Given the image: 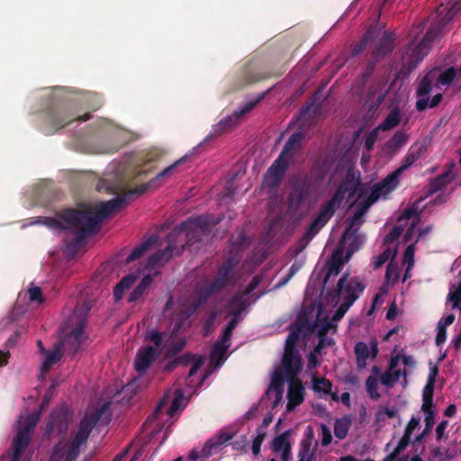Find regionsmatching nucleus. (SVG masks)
I'll list each match as a JSON object with an SVG mask.
<instances>
[{
  "instance_id": "1",
  "label": "nucleus",
  "mask_w": 461,
  "mask_h": 461,
  "mask_svg": "<svg viewBox=\"0 0 461 461\" xmlns=\"http://www.w3.org/2000/svg\"><path fill=\"white\" fill-rule=\"evenodd\" d=\"M110 403L109 401H102L88 406L81 420L71 429L69 434V410L66 407L55 410L46 425V434L58 440L50 454L49 461H75L86 446L93 428L109 410Z\"/></svg>"
},
{
  "instance_id": "2",
  "label": "nucleus",
  "mask_w": 461,
  "mask_h": 461,
  "mask_svg": "<svg viewBox=\"0 0 461 461\" xmlns=\"http://www.w3.org/2000/svg\"><path fill=\"white\" fill-rule=\"evenodd\" d=\"M365 285L357 278L348 279V274H344L338 283L337 294L333 296L334 306H338L332 318L324 315L321 308L318 310L316 321L313 324L312 331L318 335L320 341L315 347L313 352L308 356V368L314 369L318 366V355L321 350L333 344L331 338H326L329 333L334 334L337 330V322L343 318L347 311L359 297L364 291Z\"/></svg>"
},
{
  "instance_id": "3",
  "label": "nucleus",
  "mask_w": 461,
  "mask_h": 461,
  "mask_svg": "<svg viewBox=\"0 0 461 461\" xmlns=\"http://www.w3.org/2000/svg\"><path fill=\"white\" fill-rule=\"evenodd\" d=\"M125 203V198L117 197L96 203L93 212L68 210L56 218H38L33 223H41L52 230H72L84 237L96 232L103 220L122 209Z\"/></svg>"
},
{
  "instance_id": "4",
  "label": "nucleus",
  "mask_w": 461,
  "mask_h": 461,
  "mask_svg": "<svg viewBox=\"0 0 461 461\" xmlns=\"http://www.w3.org/2000/svg\"><path fill=\"white\" fill-rule=\"evenodd\" d=\"M192 393L193 389L190 384H187L185 389L169 390L143 424L141 431L143 437L147 438L148 441H151L163 432L161 444L168 434V429L173 423L172 420L188 402V398L185 394L190 395Z\"/></svg>"
},
{
  "instance_id": "5",
  "label": "nucleus",
  "mask_w": 461,
  "mask_h": 461,
  "mask_svg": "<svg viewBox=\"0 0 461 461\" xmlns=\"http://www.w3.org/2000/svg\"><path fill=\"white\" fill-rule=\"evenodd\" d=\"M86 324V312L78 313L76 310L68 320L62 325L59 333V339L54 345L51 351H46L41 340L38 341L40 350L44 354V359L40 366V378L43 379L45 375L59 362L63 352L75 353L78 350L86 336L84 328Z\"/></svg>"
},
{
  "instance_id": "6",
  "label": "nucleus",
  "mask_w": 461,
  "mask_h": 461,
  "mask_svg": "<svg viewBox=\"0 0 461 461\" xmlns=\"http://www.w3.org/2000/svg\"><path fill=\"white\" fill-rule=\"evenodd\" d=\"M420 202H416L408 208H406L401 216L398 218L397 226L385 236L384 243H393L395 240L399 238L402 232L404 231V241L406 243L411 242L403 255V264L406 265V270L402 278V282H405L411 277V271L414 266V253H415V243L424 236H426L430 230V227H426L423 230L418 228L420 217Z\"/></svg>"
},
{
  "instance_id": "7",
  "label": "nucleus",
  "mask_w": 461,
  "mask_h": 461,
  "mask_svg": "<svg viewBox=\"0 0 461 461\" xmlns=\"http://www.w3.org/2000/svg\"><path fill=\"white\" fill-rule=\"evenodd\" d=\"M461 81V68L456 70L449 68L431 69L421 80L418 88L416 107L421 111L427 107H435L442 98L443 91L454 81Z\"/></svg>"
},
{
  "instance_id": "8",
  "label": "nucleus",
  "mask_w": 461,
  "mask_h": 461,
  "mask_svg": "<svg viewBox=\"0 0 461 461\" xmlns=\"http://www.w3.org/2000/svg\"><path fill=\"white\" fill-rule=\"evenodd\" d=\"M299 339L297 330H292L285 345V352L282 359L285 378L289 381L286 404L287 411H294L303 401V386L295 375L302 370L301 357L295 347Z\"/></svg>"
},
{
  "instance_id": "9",
  "label": "nucleus",
  "mask_w": 461,
  "mask_h": 461,
  "mask_svg": "<svg viewBox=\"0 0 461 461\" xmlns=\"http://www.w3.org/2000/svg\"><path fill=\"white\" fill-rule=\"evenodd\" d=\"M146 339L152 343L139 349L135 359V368L139 373H144L156 358L162 353L167 357L176 355L185 345L183 339H176L174 332L170 335L151 330Z\"/></svg>"
},
{
  "instance_id": "10",
  "label": "nucleus",
  "mask_w": 461,
  "mask_h": 461,
  "mask_svg": "<svg viewBox=\"0 0 461 461\" xmlns=\"http://www.w3.org/2000/svg\"><path fill=\"white\" fill-rule=\"evenodd\" d=\"M364 241L365 237L359 234L357 230H346L339 247L332 253L327 264L326 281L331 276L339 275L342 267L359 249Z\"/></svg>"
},
{
  "instance_id": "11",
  "label": "nucleus",
  "mask_w": 461,
  "mask_h": 461,
  "mask_svg": "<svg viewBox=\"0 0 461 461\" xmlns=\"http://www.w3.org/2000/svg\"><path fill=\"white\" fill-rule=\"evenodd\" d=\"M40 415L41 411L32 414L21 413L12 444L10 461H30L31 455L27 453V449Z\"/></svg>"
},
{
  "instance_id": "12",
  "label": "nucleus",
  "mask_w": 461,
  "mask_h": 461,
  "mask_svg": "<svg viewBox=\"0 0 461 461\" xmlns=\"http://www.w3.org/2000/svg\"><path fill=\"white\" fill-rule=\"evenodd\" d=\"M415 359L412 356L405 353L403 349L394 348L392 351L387 370L381 375V384L391 387L401 379L406 384V377L415 368Z\"/></svg>"
},
{
  "instance_id": "13",
  "label": "nucleus",
  "mask_w": 461,
  "mask_h": 461,
  "mask_svg": "<svg viewBox=\"0 0 461 461\" xmlns=\"http://www.w3.org/2000/svg\"><path fill=\"white\" fill-rule=\"evenodd\" d=\"M358 189L357 208L356 212L347 219V230H356L355 227L358 228L364 221V215L371 205L378 200L385 199L388 196L376 184L371 186L362 185Z\"/></svg>"
},
{
  "instance_id": "14",
  "label": "nucleus",
  "mask_w": 461,
  "mask_h": 461,
  "mask_svg": "<svg viewBox=\"0 0 461 461\" xmlns=\"http://www.w3.org/2000/svg\"><path fill=\"white\" fill-rule=\"evenodd\" d=\"M301 140V134L298 132L294 133L289 138L281 154L266 173L264 179L265 185L273 187L277 185L285 174L288 161L290 160L293 152L299 148Z\"/></svg>"
},
{
  "instance_id": "15",
  "label": "nucleus",
  "mask_w": 461,
  "mask_h": 461,
  "mask_svg": "<svg viewBox=\"0 0 461 461\" xmlns=\"http://www.w3.org/2000/svg\"><path fill=\"white\" fill-rule=\"evenodd\" d=\"M231 271V266L223 267L221 269V277L217 279L213 284H209L207 281H203L199 284L195 291V297L191 305H184L185 311L183 312V321H186L192 312H194L200 304H202L207 298L214 292L218 291L225 285L226 278Z\"/></svg>"
},
{
  "instance_id": "16",
  "label": "nucleus",
  "mask_w": 461,
  "mask_h": 461,
  "mask_svg": "<svg viewBox=\"0 0 461 461\" xmlns=\"http://www.w3.org/2000/svg\"><path fill=\"white\" fill-rule=\"evenodd\" d=\"M259 284V279L255 276L249 285L247 286L242 294L235 295L228 304V312L233 315L232 319L228 323L225 330L221 334V338L225 340H230L232 330L239 321V314L247 307V300L245 296L249 295Z\"/></svg>"
},
{
  "instance_id": "17",
  "label": "nucleus",
  "mask_w": 461,
  "mask_h": 461,
  "mask_svg": "<svg viewBox=\"0 0 461 461\" xmlns=\"http://www.w3.org/2000/svg\"><path fill=\"white\" fill-rule=\"evenodd\" d=\"M346 192H349V189L347 185L339 186L337 194L332 199H330L328 203L321 210L308 230L305 231L303 235L304 240L307 241L311 240L327 223L334 212L335 206L338 205L344 198Z\"/></svg>"
},
{
  "instance_id": "18",
  "label": "nucleus",
  "mask_w": 461,
  "mask_h": 461,
  "mask_svg": "<svg viewBox=\"0 0 461 461\" xmlns=\"http://www.w3.org/2000/svg\"><path fill=\"white\" fill-rule=\"evenodd\" d=\"M436 36V32L429 31L419 43L416 42V40L413 41L402 55V68L408 71L416 68L417 64L428 54L429 44Z\"/></svg>"
},
{
  "instance_id": "19",
  "label": "nucleus",
  "mask_w": 461,
  "mask_h": 461,
  "mask_svg": "<svg viewBox=\"0 0 461 461\" xmlns=\"http://www.w3.org/2000/svg\"><path fill=\"white\" fill-rule=\"evenodd\" d=\"M233 434L229 430H221L210 438L201 450H194L186 459L183 461H206L209 457L221 453L230 440Z\"/></svg>"
},
{
  "instance_id": "20",
  "label": "nucleus",
  "mask_w": 461,
  "mask_h": 461,
  "mask_svg": "<svg viewBox=\"0 0 461 461\" xmlns=\"http://www.w3.org/2000/svg\"><path fill=\"white\" fill-rule=\"evenodd\" d=\"M422 150L423 148L421 146L417 149L411 147L409 149L407 156L404 158L401 167L390 173L385 178L376 185L389 195L398 186L402 174L420 158L422 154Z\"/></svg>"
},
{
  "instance_id": "21",
  "label": "nucleus",
  "mask_w": 461,
  "mask_h": 461,
  "mask_svg": "<svg viewBox=\"0 0 461 461\" xmlns=\"http://www.w3.org/2000/svg\"><path fill=\"white\" fill-rule=\"evenodd\" d=\"M209 225L210 222L207 216H199L183 222L175 231L177 233L185 232L187 238L186 246L192 248L194 244L193 239L204 234L208 230Z\"/></svg>"
},
{
  "instance_id": "22",
  "label": "nucleus",
  "mask_w": 461,
  "mask_h": 461,
  "mask_svg": "<svg viewBox=\"0 0 461 461\" xmlns=\"http://www.w3.org/2000/svg\"><path fill=\"white\" fill-rule=\"evenodd\" d=\"M378 353L377 342L371 341L370 345L365 342H357L355 345V354L357 357V364L358 368L364 369L367 366L368 360H373L376 357Z\"/></svg>"
},
{
  "instance_id": "23",
  "label": "nucleus",
  "mask_w": 461,
  "mask_h": 461,
  "mask_svg": "<svg viewBox=\"0 0 461 461\" xmlns=\"http://www.w3.org/2000/svg\"><path fill=\"white\" fill-rule=\"evenodd\" d=\"M423 403L421 406L422 411H424V422L425 427L421 433L417 434L415 437V440L421 442L423 438L430 432L435 423V411L433 407V396L431 395H422Z\"/></svg>"
},
{
  "instance_id": "24",
  "label": "nucleus",
  "mask_w": 461,
  "mask_h": 461,
  "mask_svg": "<svg viewBox=\"0 0 461 461\" xmlns=\"http://www.w3.org/2000/svg\"><path fill=\"white\" fill-rule=\"evenodd\" d=\"M272 450L276 456L280 457L281 461L291 459V442L288 431L276 436L273 439Z\"/></svg>"
},
{
  "instance_id": "25",
  "label": "nucleus",
  "mask_w": 461,
  "mask_h": 461,
  "mask_svg": "<svg viewBox=\"0 0 461 461\" xmlns=\"http://www.w3.org/2000/svg\"><path fill=\"white\" fill-rule=\"evenodd\" d=\"M284 381L277 373H274L271 384L267 391V396L273 401V408L277 407L283 401Z\"/></svg>"
},
{
  "instance_id": "26",
  "label": "nucleus",
  "mask_w": 461,
  "mask_h": 461,
  "mask_svg": "<svg viewBox=\"0 0 461 461\" xmlns=\"http://www.w3.org/2000/svg\"><path fill=\"white\" fill-rule=\"evenodd\" d=\"M181 160L182 159H180V160L176 161V163H174L173 165L167 167L166 169H164L162 172H160L156 177H154L149 182L143 184V185H140L139 187H137L136 189L131 191L128 194V195H132V194L140 195L151 188L158 187L161 185L160 180L162 178H164L165 176H167V175H169L173 171L175 167L181 162Z\"/></svg>"
},
{
  "instance_id": "27",
  "label": "nucleus",
  "mask_w": 461,
  "mask_h": 461,
  "mask_svg": "<svg viewBox=\"0 0 461 461\" xmlns=\"http://www.w3.org/2000/svg\"><path fill=\"white\" fill-rule=\"evenodd\" d=\"M230 347V340L220 338L212 346L211 361L215 363L216 367L221 366L227 358L226 352Z\"/></svg>"
},
{
  "instance_id": "28",
  "label": "nucleus",
  "mask_w": 461,
  "mask_h": 461,
  "mask_svg": "<svg viewBox=\"0 0 461 461\" xmlns=\"http://www.w3.org/2000/svg\"><path fill=\"white\" fill-rule=\"evenodd\" d=\"M158 236H151L149 239H148L146 241L140 244L138 247L134 248L130 255L127 257L126 261L131 262L138 258H140L144 252L148 251L149 249H156L158 243Z\"/></svg>"
},
{
  "instance_id": "29",
  "label": "nucleus",
  "mask_w": 461,
  "mask_h": 461,
  "mask_svg": "<svg viewBox=\"0 0 461 461\" xmlns=\"http://www.w3.org/2000/svg\"><path fill=\"white\" fill-rule=\"evenodd\" d=\"M418 429H420V418L411 417V419L410 420V421L408 422V424L405 428L404 434H403V436L401 439V442L397 447L398 451H401L402 449H403L406 447V445L408 443H410L411 441L418 442L417 440H415V437L417 435H413V432Z\"/></svg>"
},
{
  "instance_id": "30",
  "label": "nucleus",
  "mask_w": 461,
  "mask_h": 461,
  "mask_svg": "<svg viewBox=\"0 0 461 461\" xmlns=\"http://www.w3.org/2000/svg\"><path fill=\"white\" fill-rule=\"evenodd\" d=\"M312 388L321 398H324L327 396L331 397V394L335 393V392H332L331 382L325 377L312 376Z\"/></svg>"
},
{
  "instance_id": "31",
  "label": "nucleus",
  "mask_w": 461,
  "mask_h": 461,
  "mask_svg": "<svg viewBox=\"0 0 461 461\" xmlns=\"http://www.w3.org/2000/svg\"><path fill=\"white\" fill-rule=\"evenodd\" d=\"M178 362L184 366L191 365V368L188 373V377L186 378V379H190L196 374V372L203 365L204 357L195 356V355H192V354H185L178 359Z\"/></svg>"
},
{
  "instance_id": "32",
  "label": "nucleus",
  "mask_w": 461,
  "mask_h": 461,
  "mask_svg": "<svg viewBox=\"0 0 461 461\" xmlns=\"http://www.w3.org/2000/svg\"><path fill=\"white\" fill-rule=\"evenodd\" d=\"M173 256V248L168 245L165 251L153 255L149 258L147 268L151 271L156 267L162 266L166 261Z\"/></svg>"
},
{
  "instance_id": "33",
  "label": "nucleus",
  "mask_w": 461,
  "mask_h": 461,
  "mask_svg": "<svg viewBox=\"0 0 461 461\" xmlns=\"http://www.w3.org/2000/svg\"><path fill=\"white\" fill-rule=\"evenodd\" d=\"M352 425V420L349 416H344L337 419L334 422L335 437L343 439L347 437L348 432Z\"/></svg>"
},
{
  "instance_id": "34",
  "label": "nucleus",
  "mask_w": 461,
  "mask_h": 461,
  "mask_svg": "<svg viewBox=\"0 0 461 461\" xmlns=\"http://www.w3.org/2000/svg\"><path fill=\"white\" fill-rule=\"evenodd\" d=\"M137 276L130 274L124 276L114 287L113 294L116 301L122 299L124 292L128 290L137 280Z\"/></svg>"
},
{
  "instance_id": "35",
  "label": "nucleus",
  "mask_w": 461,
  "mask_h": 461,
  "mask_svg": "<svg viewBox=\"0 0 461 461\" xmlns=\"http://www.w3.org/2000/svg\"><path fill=\"white\" fill-rule=\"evenodd\" d=\"M459 281L457 285H452L448 293V302L453 309L461 311V274H459Z\"/></svg>"
},
{
  "instance_id": "36",
  "label": "nucleus",
  "mask_w": 461,
  "mask_h": 461,
  "mask_svg": "<svg viewBox=\"0 0 461 461\" xmlns=\"http://www.w3.org/2000/svg\"><path fill=\"white\" fill-rule=\"evenodd\" d=\"M453 178L451 171H447L444 173L443 175L438 176L437 178L433 179L429 183V194H434L439 191L443 186H445L447 183H449Z\"/></svg>"
},
{
  "instance_id": "37",
  "label": "nucleus",
  "mask_w": 461,
  "mask_h": 461,
  "mask_svg": "<svg viewBox=\"0 0 461 461\" xmlns=\"http://www.w3.org/2000/svg\"><path fill=\"white\" fill-rule=\"evenodd\" d=\"M398 412L395 407H383L380 408L375 416V422L378 426H383L387 419H393L396 417Z\"/></svg>"
},
{
  "instance_id": "38",
  "label": "nucleus",
  "mask_w": 461,
  "mask_h": 461,
  "mask_svg": "<svg viewBox=\"0 0 461 461\" xmlns=\"http://www.w3.org/2000/svg\"><path fill=\"white\" fill-rule=\"evenodd\" d=\"M400 112L398 109H393L384 119V121L378 126L381 131H386L394 128L399 124Z\"/></svg>"
},
{
  "instance_id": "39",
  "label": "nucleus",
  "mask_w": 461,
  "mask_h": 461,
  "mask_svg": "<svg viewBox=\"0 0 461 461\" xmlns=\"http://www.w3.org/2000/svg\"><path fill=\"white\" fill-rule=\"evenodd\" d=\"M400 268L397 264L389 263L386 268L385 280L383 285H386L388 287L390 285H393L398 282L400 277Z\"/></svg>"
},
{
  "instance_id": "40",
  "label": "nucleus",
  "mask_w": 461,
  "mask_h": 461,
  "mask_svg": "<svg viewBox=\"0 0 461 461\" xmlns=\"http://www.w3.org/2000/svg\"><path fill=\"white\" fill-rule=\"evenodd\" d=\"M408 137L402 131H397L387 142V147L391 150H397L407 143Z\"/></svg>"
},
{
  "instance_id": "41",
  "label": "nucleus",
  "mask_w": 461,
  "mask_h": 461,
  "mask_svg": "<svg viewBox=\"0 0 461 461\" xmlns=\"http://www.w3.org/2000/svg\"><path fill=\"white\" fill-rule=\"evenodd\" d=\"M396 254V249H392L390 247L386 248L382 254L375 257L372 262L374 268H379L390 258H393Z\"/></svg>"
},
{
  "instance_id": "42",
  "label": "nucleus",
  "mask_w": 461,
  "mask_h": 461,
  "mask_svg": "<svg viewBox=\"0 0 461 461\" xmlns=\"http://www.w3.org/2000/svg\"><path fill=\"white\" fill-rule=\"evenodd\" d=\"M438 370L436 366H433L429 369L427 383L423 388L422 395L433 396L434 384H435L436 378L438 376Z\"/></svg>"
},
{
  "instance_id": "43",
  "label": "nucleus",
  "mask_w": 461,
  "mask_h": 461,
  "mask_svg": "<svg viewBox=\"0 0 461 461\" xmlns=\"http://www.w3.org/2000/svg\"><path fill=\"white\" fill-rule=\"evenodd\" d=\"M366 387L368 395L372 399L377 400L380 398V393L378 391L379 383H378L377 378H375V376H369L366 382Z\"/></svg>"
},
{
  "instance_id": "44",
  "label": "nucleus",
  "mask_w": 461,
  "mask_h": 461,
  "mask_svg": "<svg viewBox=\"0 0 461 461\" xmlns=\"http://www.w3.org/2000/svg\"><path fill=\"white\" fill-rule=\"evenodd\" d=\"M389 288L386 285H382L380 287L379 293L375 294L373 299L371 309L368 311V315H371L377 307L381 306L384 303V296L388 293Z\"/></svg>"
},
{
  "instance_id": "45",
  "label": "nucleus",
  "mask_w": 461,
  "mask_h": 461,
  "mask_svg": "<svg viewBox=\"0 0 461 461\" xmlns=\"http://www.w3.org/2000/svg\"><path fill=\"white\" fill-rule=\"evenodd\" d=\"M151 281L152 278L149 275L145 276L138 287L131 293L130 300L135 301L139 299L142 295L143 292L147 289V287L150 285Z\"/></svg>"
},
{
  "instance_id": "46",
  "label": "nucleus",
  "mask_w": 461,
  "mask_h": 461,
  "mask_svg": "<svg viewBox=\"0 0 461 461\" xmlns=\"http://www.w3.org/2000/svg\"><path fill=\"white\" fill-rule=\"evenodd\" d=\"M461 10V0H455V3L452 5L451 8L448 12L438 21V24L444 26L447 23H449L454 15Z\"/></svg>"
},
{
  "instance_id": "47",
  "label": "nucleus",
  "mask_w": 461,
  "mask_h": 461,
  "mask_svg": "<svg viewBox=\"0 0 461 461\" xmlns=\"http://www.w3.org/2000/svg\"><path fill=\"white\" fill-rule=\"evenodd\" d=\"M393 49V39L389 35H385L383 37L382 41L380 43V47L376 51V56H380L382 54L387 53L391 51Z\"/></svg>"
},
{
  "instance_id": "48",
  "label": "nucleus",
  "mask_w": 461,
  "mask_h": 461,
  "mask_svg": "<svg viewBox=\"0 0 461 461\" xmlns=\"http://www.w3.org/2000/svg\"><path fill=\"white\" fill-rule=\"evenodd\" d=\"M29 300L32 303L41 304L43 302L42 293L40 287L32 286L28 290Z\"/></svg>"
},
{
  "instance_id": "49",
  "label": "nucleus",
  "mask_w": 461,
  "mask_h": 461,
  "mask_svg": "<svg viewBox=\"0 0 461 461\" xmlns=\"http://www.w3.org/2000/svg\"><path fill=\"white\" fill-rule=\"evenodd\" d=\"M321 444L323 446H328L331 443L332 436L330 428L325 425H321Z\"/></svg>"
},
{
  "instance_id": "50",
  "label": "nucleus",
  "mask_w": 461,
  "mask_h": 461,
  "mask_svg": "<svg viewBox=\"0 0 461 461\" xmlns=\"http://www.w3.org/2000/svg\"><path fill=\"white\" fill-rule=\"evenodd\" d=\"M380 131V129H378V127H376L375 129H374L366 137V140H365V146L367 150H370L373 149L375 141H376V139H377V134H378V131Z\"/></svg>"
},
{
  "instance_id": "51",
  "label": "nucleus",
  "mask_w": 461,
  "mask_h": 461,
  "mask_svg": "<svg viewBox=\"0 0 461 461\" xmlns=\"http://www.w3.org/2000/svg\"><path fill=\"white\" fill-rule=\"evenodd\" d=\"M331 399L332 401L334 402H342L345 406L347 407H350V394L349 393H341V395H339L337 393H334L331 394Z\"/></svg>"
},
{
  "instance_id": "52",
  "label": "nucleus",
  "mask_w": 461,
  "mask_h": 461,
  "mask_svg": "<svg viewBox=\"0 0 461 461\" xmlns=\"http://www.w3.org/2000/svg\"><path fill=\"white\" fill-rule=\"evenodd\" d=\"M314 452L310 447H303L299 454V461H313Z\"/></svg>"
},
{
  "instance_id": "53",
  "label": "nucleus",
  "mask_w": 461,
  "mask_h": 461,
  "mask_svg": "<svg viewBox=\"0 0 461 461\" xmlns=\"http://www.w3.org/2000/svg\"><path fill=\"white\" fill-rule=\"evenodd\" d=\"M446 339H447V329L438 325L437 335H436V344L438 346H439V345L445 343Z\"/></svg>"
},
{
  "instance_id": "54",
  "label": "nucleus",
  "mask_w": 461,
  "mask_h": 461,
  "mask_svg": "<svg viewBox=\"0 0 461 461\" xmlns=\"http://www.w3.org/2000/svg\"><path fill=\"white\" fill-rule=\"evenodd\" d=\"M447 426H448V421L447 420H442L437 426V428H436V434H437V438L438 440L441 439L445 436V432H446V429H447Z\"/></svg>"
},
{
  "instance_id": "55",
  "label": "nucleus",
  "mask_w": 461,
  "mask_h": 461,
  "mask_svg": "<svg viewBox=\"0 0 461 461\" xmlns=\"http://www.w3.org/2000/svg\"><path fill=\"white\" fill-rule=\"evenodd\" d=\"M454 321H455V315L447 314L439 320L438 325L447 329V327L451 325L454 322Z\"/></svg>"
},
{
  "instance_id": "56",
  "label": "nucleus",
  "mask_w": 461,
  "mask_h": 461,
  "mask_svg": "<svg viewBox=\"0 0 461 461\" xmlns=\"http://www.w3.org/2000/svg\"><path fill=\"white\" fill-rule=\"evenodd\" d=\"M398 314V309H397V305L396 303L393 302L389 310L387 311V313H386V319L388 320H393L396 318Z\"/></svg>"
},
{
  "instance_id": "57",
  "label": "nucleus",
  "mask_w": 461,
  "mask_h": 461,
  "mask_svg": "<svg viewBox=\"0 0 461 461\" xmlns=\"http://www.w3.org/2000/svg\"><path fill=\"white\" fill-rule=\"evenodd\" d=\"M301 268V265L300 264H294L292 265V267H290V273H289V276L282 282L280 283V285H285L288 282V280Z\"/></svg>"
},
{
  "instance_id": "58",
  "label": "nucleus",
  "mask_w": 461,
  "mask_h": 461,
  "mask_svg": "<svg viewBox=\"0 0 461 461\" xmlns=\"http://www.w3.org/2000/svg\"><path fill=\"white\" fill-rule=\"evenodd\" d=\"M239 114H237L236 113L232 115V116H230L228 118H224L223 120H221L220 122V125L222 126V127H228V126H230V122L233 120H236L238 118Z\"/></svg>"
},
{
  "instance_id": "59",
  "label": "nucleus",
  "mask_w": 461,
  "mask_h": 461,
  "mask_svg": "<svg viewBox=\"0 0 461 461\" xmlns=\"http://www.w3.org/2000/svg\"><path fill=\"white\" fill-rule=\"evenodd\" d=\"M456 412V407L455 404H450L447 406V408L445 410V415L451 417L454 416Z\"/></svg>"
},
{
  "instance_id": "60",
  "label": "nucleus",
  "mask_w": 461,
  "mask_h": 461,
  "mask_svg": "<svg viewBox=\"0 0 461 461\" xmlns=\"http://www.w3.org/2000/svg\"><path fill=\"white\" fill-rule=\"evenodd\" d=\"M214 319H215V315H212L210 320L206 322V324L204 326V334L205 335L209 334L211 327H212V321H213Z\"/></svg>"
},
{
  "instance_id": "61",
  "label": "nucleus",
  "mask_w": 461,
  "mask_h": 461,
  "mask_svg": "<svg viewBox=\"0 0 461 461\" xmlns=\"http://www.w3.org/2000/svg\"><path fill=\"white\" fill-rule=\"evenodd\" d=\"M8 354L0 350V366L6 364Z\"/></svg>"
},
{
  "instance_id": "62",
  "label": "nucleus",
  "mask_w": 461,
  "mask_h": 461,
  "mask_svg": "<svg viewBox=\"0 0 461 461\" xmlns=\"http://www.w3.org/2000/svg\"><path fill=\"white\" fill-rule=\"evenodd\" d=\"M366 41H367V36H366L364 38V40L362 41L361 44L353 50L354 54H358L364 48V45L366 43Z\"/></svg>"
},
{
  "instance_id": "63",
  "label": "nucleus",
  "mask_w": 461,
  "mask_h": 461,
  "mask_svg": "<svg viewBox=\"0 0 461 461\" xmlns=\"http://www.w3.org/2000/svg\"><path fill=\"white\" fill-rule=\"evenodd\" d=\"M261 445L259 443H254L252 444V452L255 456L258 455L260 452Z\"/></svg>"
},
{
  "instance_id": "64",
  "label": "nucleus",
  "mask_w": 461,
  "mask_h": 461,
  "mask_svg": "<svg viewBox=\"0 0 461 461\" xmlns=\"http://www.w3.org/2000/svg\"><path fill=\"white\" fill-rule=\"evenodd\" d=\"M454 346L456 348H461V333L458 334L453 340Z\"/></svg>"
}]
</instances>
